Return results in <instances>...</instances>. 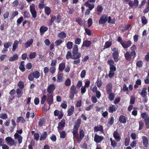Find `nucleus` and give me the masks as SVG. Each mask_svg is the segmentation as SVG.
Segmentation results:
<instances>
[{
	"label": "nucleus",
	"mask_w": 149,
	"mask_h": 149,
	"mask_svg": "<svg viewBox=\"0 0 149 149\" xmlns=\"http://www.w3.org/2000/svg\"><path fill=\"white\" fill-rule=\"evenodd\" d=\"M81 118H78L74 126L72 133L73 134V138L77 139L79 143H80L81 140L84 136V131L83 129H80L79 130V136H78V130L80 126L81 123Z\"/></svg>",
	"instance_id": "obj_1"
},
{
	"label": "nucleus",
	"mask_w": 149,
	"mask_h": 149,
	"mask_svg": "<svg viewBox=\"0 0 149 149\" xmlns=\"http://www.w3.org/2000/svg\"><path fill=\"white\" fill-rule=\"evenodd\" d=\"M117 41L120 43L124 49L130 47L132 44V42L130 40L123 41L122 38L120 36L118 37Z\"/></svg>",
	"instance_id": "obj_2"
},
{
	"label": "nucleus",
	"mask_w": 149,
	"mask_h": 149,
	"mask_svg": "<svg viewBox=\"0 0 149 149\" xmlns=\"http://www.w3.org/2000/svg\"><path fill=\"white\" fill-rule=\"evenodd\" d=\"M78 46L76 45H74L72 49V59H80L81 56V53L78 52Z\"/></svg>",
	"instance_id": "obj_3"
},
{
	"label": "nucleus",
	"mask_w": 149,
	"mask_h": 149,
	"mask_svg": "<svg viewBox=\"0 0 149 149\" xmlns=\"http://www.w3.org/2000/svg\"><path fill=\"white\" fill-rule=\"evenodd\" d=\"M40 75V73L38 71H35L29 74L28 76V79L30 81H32L34 80V78L36 79L38 78Z\"/></svg>",
	"instance_id": "obj_4"
},
{
	"label": "nucleus",
	"mask_w": 149,
	"mask_h": 149,
	"mask_svg": "<svg viewBox=\"0 0 149 149\" xmlns=\"http://www.w3.org/2000/svg\"><path fill=\"white\" fill-rule=\"evenodd\" d=\"M141 117L144 119L146 127L147 129L149 128V117L148 114L146 113H143L141 114Z\"/></svg>",
	"instance_id": "obj_5"
},
{
	"label": "nucleus",
	"mask_w": 149,
	"mask_h": 149,
	"mask_svg": "<svg viewBox=\"0 0 149 149\" xmlns=\"http://www.w3.org/2000/svg\"><path fill=\"white\" fill-rule=\"evenodd\" d=\"M78 91L76 87L74 85H72L70 87V91L69 97L71 100H72L74 97L75 94H77Z\"/></svg>",
	"instance_id": "obj_6"
},
{
	"label": "nucleus",
	"mask_w": 149,
	"mask_h": 149,
	"mask_svg": "<svg viewBox=\"0 0 149 149\" xmlns=\"http://www.w3.org/2000/svg\"><path fill=\"white\" fill-rule=\"evenodd\" d=\"M112 50L113 52L112 56L114 61L116 62H118L119 60L118 58L119 53L118 50L115 47L113 48Z\"/></svg>",
	"instance_id": "obj_7"
},
{
	"label": "nucleus",
	"mask_w": 149,
	"mask_h": 149,
	"mask_svg": "<svg viewBox=\"0 0 149 149\" xmlns=\"http://www.w3.org/2000/svg\"><path fill=\"white\" fill-rule=\"evenodd\" d=\"M35 5L33 3H32L29 6L30 13L33 18L34 19L36 18L37 16V12L35 9Z\"/></svg>",
	"instance_id": "obj_8"
},
{
	"label": "nucleus",
	"mask_w": 149,
	"mask_h": 149,
	"mask_svg": "<svg viewBox=\"0 0 149 149\" xmlns=\"http://www.w3.org/2000/svg\"><path fill=\"white\" fill-rule=\"evenodd\" d=\"M107 63L109 65L110 70H112L114 72L116 71V68L114 65V62L112 59L108 60L107 61Z\"/></svg>",
	"instance_id": "obj_9"
},
{
	"label": "nucleus",
	"mask_w": 149,
	"mask_h": 149,
	"mask_svg": "<svg viewBox=\"0 0 149 149\" xmlns=\"http://www.w3.org/2000/svg\"><path fill=\"white\" fill-rule=\"evenodd\" d=\"M47 102L49 105V107L48 109H49L51 105L53 102V95L52 94L48 93L47 95Z\"/></svg>",
	"instance_id": "obj_10"
},
{
	"label": "nucleus",
	"mask_w": 149,
	"mask_h": 149,
	"mask_svg": "<svg viewBox=\"0 0 149 149\" xmlns=\"http://www.w3.org/2000/svg\"><path fill=\"white\" fill-rule=\"evenodd\" d=\"M108 16L107 15H103L100 17V19L99 20V24H105L107 21Z\"/></svg>",
	"instance_id": "obj_11"
},
{
	"label": "nucleus",
	"mask_w": 149,
	"mask_h": 149,
	"mask_svg": "<svg viewBox=\"0 0 149 149\" xmlns=\"http://www.w3.org/2000/svg\"><path fill=\"white\" fill-rule=\"evenodd\" d=\"M65 120L63 119H62L60 122H59L57 127V130H61L64 129V127H65Z\"/></svg>",
	"instance_id": "obj_12"
},
{
	"label": "nucleus",
	"mask_w": 149,
	"mask_h": 149,
	"mask_svg": "<svg viewBox=\"0 0 149 149\" xmlns=\"http://www.w3.org/2000/svg\"><path fill=\"white\" fill-rule=\"evenodd\" d=\"M5 141L7 144L10 146L14 145L15 144V141L10 137H6L5 139Z\"/></svg>",
	"instance_id": "obj_13"
},
{
	"label": "nucleus",
	"mask_w": 149,
	"mask_h": 149,
	"mask_svg": "<svg viewBox=\"0 0 149 149\" xmlns=\"http://www.w3.org/2000/svg\"><path fill=\"white\" fill-rule=\"evenodd\" d=\"M104 137L99 136L97 134H95L94 137V141L97 143H100L104 139Z\"/></svg>",
	"instance_id": "obj_14"
},
{
	"label": "nucleus",
	"mask_w": 149,
	"mask_h": 149,
	"mask_svg": "<svg viewBox=\"0 0 149 149\" xmlns=\"http://www.w3.org/2000/svg\"><path fill=\"white\" fill-rule=\"evenodd\" d=\"M55 88V85L54 84L49 85L47 88V91L48 93L52 94L54 91Z\"/></svg>",
	"instance_id": "obj_15"
},
{
	"label": "nucleus",
	"mask_w": 149,
	"mask_h": 149,
	"mask_svg": "<svg viewBox=\"0 0 149 149\" xmlns=\"http://www.w3.org/2000/svg\"><path fill=\"white\" fill-rule=\"evenodd\" d=\"M63 113L62 111H60L58 110H55L54 112V115L55 116H58L59 120L61 119L63 116Z\"/></svg>",
	"instance_id": "obj_16"
},
{
	"label": "nucleus",
	"mask_w": 149,
	"mask_h": 149,
	"mask_svg": "<svg viewBox=\"0 0 149 149\" xmlns=\"http://www.w3.org/2000/svg\"><path fill=\"white\" fill-rule=\"evenodd\" d=\"M16 92V91L14 89L11 90L9 94L10 95L9 96L8 98L9 102H11L13 100L15 97L14 95L15 94Z\"/></svg>",
	"instance_id": "obj_17"
},
{
	"label": "nucleus",
	"mask_w": 149,
	"mask_h": 149,
	"mask_svg": "<svg viewBox=\"0 0 149 149\" xmlns=\"http://www.w3.org/2000/svg\"><path fill=\"white\" fill-rule=\"evenodd\" d=\"M118 107V106L117 105H111L108 108L109 112L113 113L117 110Z\"/></svg>",
	"instance_id": "obj_18"
},
{
	"label": "nucleus",
	"mask_w": 149,
	"mask_h": 149,
	"mask_svg": "<svg viewBox=\"0 0 149 149\" xmlns=\"http://www.w3.org/2000/svg\"><path fill=\"white\" fill-rule=\"evenodd\" d=\"M143 145L144 147L147 148L149 145V140L148 138L145 136L142 137Z\"/></svg>",
	"instance_id": "obj_19"
},
{
	"label": "nucleus",
	"mask_w": 149,
	"mask_h": 149,
	"mask_svg": "<svg viewBox=\"0 0 149 149\" xmlns=\"http://www.w3.org/2000/svg\"><path fill=\"white\" fill-rule=\"evenodd\" d=\"M133 56V55L130 53L129 51H126L124 54V56L126 61H130L132 59V56Z\"/></svg>",
	"instance_id": "obj_20"
},
{
	"label": "nucleus",
	"mask_w": 149,
	"mask_h": 149,
	"mask_svg": "<svg viewBox=\"0 0 149 149\" xmlns=\"http://www.w3.org/2000/svg\"><path fill=\"white\" fill-rule=\"evenodd\" d=\"M131 52H130L131 54L133 55L134 58H135L136 56V54L135 50L136 49V46L135 45H132L130 48Z\"/></svg>",
	"instance_id": "obj_21"
},
{
	"label": "nucleus",
	"mask_w": 149,
	"mask_h": 149,
	"mask_svg": "<svg viewBox=\"0 0 149 149\" xmlns=\"http://www.w3.org/2000/svg\"><path fill=\"white\" fill-rule=\"evenodd\" d=\"M91 44V42L90 41L88 40H84L83 41L81 47H85L86 48H88L90 47Z\"/></svg>",
	"instance_id": "obj_22"
},
{
	"label": "nucleus",
	"mask_w": 149,
	"mask_h": 149,
	"mask_svg": "<svg viewBox=\"0 0 149 149\" xmlns=\"http://www.w3.org/2000/svg\"><path fill=\"white\" fill-rule=\"evenodd\" d=\"M48 29L47 27L44 26H41L40 29V32L41 36H42L45 32L47 31Z\"/></svg>",
	"instance_id": "obj_23"
},
{
	"label": "nucleus",
	"mask_w": 149,
	"mask_h": 149,
	"mask_svg": "<svg viewBox=\"0 0 149 149\" xmlns=\"http://www.w3.org/2000/svg\"><path fill=\"white\" fill-rule=\"evenodd\" d=\"M113 136L118 142L120 141L121 137L118 132L115 131L113 133Z\"/></svg>",
	"instance_id": "obj_24"
},
{
	"label": "nucleus",
	"mask_w": 149,
	"mask_h": 149,
	"mask_svg": "<svg viewBox=\"0 0 149 149\" xmlns=\"http://www.w3.org/2000/svg\"><path fill=\"white\" fill-rule=\"evenodd\" d=\"M33 39L31 38L28 40L24 44V46L26 48H27L30 47L33 42Z\"/></svg>",
	"instance_id": "obj_25"
},
{
	"label": "nucleus",
	"mask_w": 149,
	"mask_h": 149,
	"mask_svg": "<svg viewBox=\"0 0 149 149\" xmlns=\"http://www.w3.org/2000/svg\"><path fill=\"white\" fill-rule=\"evenodd\" d=\"M127 118L123 115H120L119 117V121L120 123L125 124L126 123Z\"/></svg>",
	"instance_id": "obj_26"
},
{
	"label": "nucleus",
	"mask_w": 149,
	"mask_h": 149,
	"mask_svg": "<svg viewBox=\"0 0 149 149\" xmlns=\"http://www.w3.org/2000/svg\"><path fill=\"white\" fill-rule=\"evenodd\" d=\"M112 85L111 83H108L106 86V89L107 93L109 94L112 91Z\"/></svg>",
	"instance_id": "obj_27"
},
{
	"label": "nucleus",
	"mask_w": 149,
	"mask_h": 149,
	"mask_svg": "<svg viewBox=\"0 0 149 149\" xmlns=\"http://www.w3.org/2000/svg\"><path fill=\"white\" fill-rule=\"evenodd\" d=\"M147 88H142V91L140 93L141 95L143 98H146L147 97V92L146 91Z\"/></svg>",
	"instance_id": "obj_28"
},
{
	"label": "nucleus",
	"mask_w": 149,
	"mask_h": 149,
	"mask_svg": "<svg viewBox=\"0 0 149 149\" xmlns=\"http://www.w3.org/2000/svg\"><path fill=\"white\" fill-rule=\"evenodd\" d=\"M84 5L86 7L88 8L90 10H91L95 7V5L93 3L90 4L88 2H86L85 3Z\"/></svg>",
	"instance_id": "obj_29"
},
{
	"label": "nucleus",
	"mask_w": 149,
	"mask_h": 149,
	"mask_svg": "<svg viewBox=\"0 0 149 149\" xmlns=\"http://www.w3.org/2000/svg\"><path fill=\"white\" fill-rule=\"evenodd\" d=\"M74 111V107L73 106H71L67 111V116H71L73 114Z\"/></svg>",
	"instance_id": "obj_30"
},
{
	"label": "nucleus",
	"mask_w": 149,
	"mask_h": 149,
	"mask_svg": "<svg viewBox=\"0 0 149 149\" xmlns=\"http://www.w3.org/2000/svg\"><path fill=\"white\" fill-rule=\"evenodd\" d=\"M47 132L46 131L44 132L41 134L40 140L41 141L45 140L47 137Z\"/></svg>",
	"instance_id": "obj_31"
},
{
	"label": "nucleus",
	"mask_w": 149,
	"mask_h": 149,
	"mask_svg": "<svg viewBox=\"0 0 149 149\" xmlns=\"http://www.w3.org/2000/svg\"><path fill=\"white\" fill-rule=\"evenodd\" d=\"M66 34L64 31H61L58 33L57 35L58 37L61 39H64L66 37Z\"/></svg>",
	"instance_id": "obj_32"
},
{
	"label": "nucleus",
	"mask_w": 149,
	"mask_h": 149,
	"mask_svg": "<svg viewBox=\"0 0 149 149\" xmlns=\"http://www.w3.org/2000/svg\"><path fill=\"white\" fill-rule=\"evenodd\" d=\"M46 122V119L44 118H41L38 123V125L39 127H41L43 124H44Z\"/></svg>",
	"instance_id": "obj_33"
},
{
	"label": "nucleus",
	"mask_w": 149,
	"mask_h": 149,
	"mask_svg": "<svg viewBox=\"0 0 149 149\" xmlns=\"http://www.w3.org/2000/svg\"><path fill=\"white\" fill-rule=\"evenodd\" d=\"M65 68V63H60L58 66V70H59L62 72L64 70Z\"/></svg>",
	"instance_id": "obj_34"
},
{
	"label": "nucleus",
	"mask_w": 149,
	"mask_h": 149,
	"mask_svg": "<svg viewBox=\"0 0 149 149\" xmlns=\"http://www.w3.org/2000/svg\"><path fill=\"white\" fill-rule=\"evenodd\" d=\"M96 9L97 12V15H100L103 10L102 7L101 5H98L97 6Z\"/></svg>",
	"instance_id": "obj_35"
},
{
	"label": "nucleus",
	"mask_w": 149,
	"mask_h": 149,
	"mask_svg": "<svg viewBox=\"0 0 149 149\" xmlns=\"http://www.w3.org/2000/svg\"><path fill=\"white\" fill-rule=\"evenodd\" d=\"M61 130L58 131V132L60 133V137L61 138L64 139L65 138L67 135V134L66 133L65 131L64 130H63L61 132Z\"/></svg>",
	"instance_id": "obj_36"
},
{
	"label": "nucleus",
	"mask_w": 149,
	"mask_h": 149,
	"mask_svg": "<svg viewBox=\"0 0 149 149\" xmlns=\"http://www.w3.org/2000/svg\"><path fill=\"white\" fill-rule=\"evenodd\" d=\"M18 58V56L17 54H14L13 56H11L9 59V61H13L17 60Z\"/></svg>",
	"instance_id": "obj_37"
},
{
	"label": "nucleus",
	"mask_w": 149,
	"mask_h": 149,
	"mask_svg": "<svg viewBox=\"0 0 149 149\" xmlns=\"http://www.w3.org/2000/svg\"><path fill=\"white\" fill-rule=\"evenodd\" d=\"M23 89H21V88H18L16 89V91L17 94L18 95L17 97H21L23 93L22 90Z\"/></svg>",
	"instance_id": "obj_38"
},
{
	"label": "nucleus",
	"mask_w": 149,
	"mask_h": 149,
	"mask_svg": "<svg viewBox=\"0 0 149 149\" xmlns=\"http://www.w3.org/2000/svg\"><path fill=\"white\" fill-rule=\"evenodd\" d=\"M18 41L17 40H15L14 41L13 46V51L14 52L15 50L18 47Z\"/></svg>",
	"instance_id": "obj_39"
},
{
	"label": "nucleus",
	"mask_w": 149,
	"mask_h": 149,
	"mask_svg": "<svg viewBox=\"0 0 149 149\" xmlns=\"http://www.w3.org/2000/svg\"><path fill=\"white\" fill-rule=\"evenodd\" d=\"M24 61H22L21 62L20 66L19 67V69L22 72H24L25 70L24 65Z\"/></svg>",
	"instance_id": "obj_40"
},
{
	"label": "nucleus",
	"mask_w": 149,
	"mask_h": 149,
	"mask_svg": "<svg viewBox=\"0 0 149 149\" xmlns=\"http://www.w3.org/2000/svg\"><path fill=\"white\" fill-rule=\"evenodd\" d=\"M25 122V120L24 119V118L22 116H19L18 117L16 123H23Z\"/></svg>",
	"instance_id": "obj_41"
},
{
	"label": "nucleus",
	"mask_w": 149,
	"mask_h": 149,
	"mask_svg": "<svg viewBox=\"0 0 149 149\" xmlns=\"http://www.w3.org/2000/svg\"><path fill=\"white\" fill-rule=\"evenodd\" d=\"M63 74L62 73H60L58 74L57 78V82H60L63 81Z\"/></svg>",
	"instance_id": "obj_42"
},
{
	"label": "nucleus",
	"mask_w": 149,
	"mask_h": 149,
	"mask_svg": "<svg viewBox=\"0 0 149 149\" xmlns=\"http://www.w3.org/2000/svg\"><path fill=\"white\" fill-rule=\"evenodd\" d=\"M45 12L47 15H49L50 14L51 10L49 7L45 6Z\"/></svg>",
	"instance_id": "obj_43"
},
{
	"label": "nucleus",
	"mask_w": 149,
	"mask_h": 149,
	"mask_svg": "<svg viewBox=\"0 0 149 149\" xmlns=\"http://www.w3.org/2000/svg\"><path fill=\"white\" fill-rule=\"evenodd\" d=\"M132 28V26H131L130 24H128L125 27V29H122V30H120L121 31L123 32H124L125 31L128 30H131Z\"/></svg>",
	"instance_id": "obj_44"
},
{
	"label": "nucleus",
	"mask_w": 149,
	"mask_h": 149,
	"mask_svg": "<svg viewBox=\"0 0 149 149\" xmlns=\"http://www.w3.org/2000/svg\"><path fill=\"white\" fill-rule=\"evenodd\" d=\"M94 130L96 132L98 131H102L103 130V127L101 125H100L99 126H95L94 128Z\"/></svg>",
	"instance_id": "obj_45"
},
{
	"label": "nucleus",
	"mask_w": 149,
	"mask_h": 149,
	"mask_svg": "<svg viewBox=\"0 0 149 149\" xmlns=\"http://www.w3.org/2000/svg\"><path fill=\"white\" fill-rule=\"evenodd\" d=\"M75 21L80 26H82L83 25V20L80 17L76 18Z\"/></svg>",
	"instance_id": "obj_46"
},
{
	"label": "nucleus",
	"mask_w": 149,
	"mask_h": 149,
	"mask_svg": "<svg viewBox=\"0 0 149 149\" xmlns=\"http://www.w3.org/2000/svg\"><path fill=\"white\" fill-rule=\"evenodd\" d=\"M67 48L68 49H71L72 47L73 44L72 42L69 41L66 44Z\"/></svg>",
	"instance_id": "obj_47"
},
{
	"label": "nucleus",
	"mask_w": 149,
	"mask_h": 149,
	"mask_svg": "<svg viewBox=\"0 0 149 149\" xmlns=\"http://www.w3.org/2000/svg\"><path fill=\"white\" fill-rule=\"evenodd\" d=\"M108 94H109L108 97L109 99L111 101L113 100L115 97V94L111 92Z\"/></svg>",
	"instance_id": "obj_48"
},
{
	"label": "nucleus",
	"mask_w": 149,
	"mask_h": 149,
	"mask_svg": "<svg viewBox=\"0 0 149 149\" xmlns=\"http://www.w3.org/2000/svg\"><path fill=\"white\" fill-rule=\"evenodd\" d=\"M108 23H111V24H114L116 22V19L115 18H113L111 20V18L110 16L108 17Z\"/></svg>",
	"instance_id": "obj_49"
},
{
	"label": "nucleus",
	"mask_w": 149,
	"mask_h": 149,
	"mask_svg": "<svg viewBox=\"0 0 149 149\" xmlns=\"http://www.w3.org/2000/svg\"><path fill=\"white\" fill-rule=\"evenodd\" d=\"M17 86L19 87V88L23 89L24 87V84L22 81L20 80L18 83Z\"/></svg>",
	"instance_id": "obj_50"
},
{
	"label": "nucleus",
	"mask_w": 149,
	"mask_h": 149,
	"mask_svg": "<svg viewBox=\"0 0 149 149\" xmlns=\"http://www.w3.org/2000/svg\"><path fill=\"white\" fill-rule=\"evenodd\" d=\"M114 121V118L113 116H112L109 118L108 122V124L110 126H111L113 124Z\"/></svg>",
	"instance_id": "obj_51"
},
{
	"label": "nucleus",
	"mask_w": 149,
	"mask_h": 149,
	"mask_svg": "<svg viewBox=\"0 0 149 149\" xmlns=\"http://www.w3.org/2000/svg\"><path fill=\"white\" fill-rule=\"evenodd\" d=\"M56 19V16L55 15H52L51 17V19L49 23V26L52 24L53 22Z\"/></svg>",
	"instance_id": "obj_52"
},
{
	"label": "nucleus",
	"mask_w": 149,
	"mask_h": 149,
	"mask_svg": "<svg viewBox=\"0 0 149 149\" xmlns=\"http://www.w3.org/2000/svg\"><path fill=\"white\" fill-rule=\"evenodd\" d=\"M72 54L71 52L68 51L66 55V58L68 60L71 58L72 59Z\"/></svg>",
	"instance_id": "obj_53"
},
{
	"label": "nucleus",
	"mask_w": 149,
	"mask_h": 149,
	"mask_svg": "<svg viewBox=\"0 0 149 149\" xmlns=\"http://www.w3.org/2000/svg\"><path fill=\"white\" fill-rule=\"evenodd\" d=\"M139 130H141L143 129L144 124L143 122L141 120L139 121Z\"/></svg>",
	"instance_id": "obj_54"
},
{
	"label": "nucleus",
	"mask_w": 149,
	"mask_h": 149,
	"mask_svg": "<svg viewBox=\"0 0 149 149\" xmlns=\"http://www.w3.org/2000/svg\"><path fill=\"white\" fill-rule=\"evenodd\" d=\"M56 67L55 66H51L49 69V71L52 74H54L56 70Z\"/></svg>",
	"instance_id": "obj_55"
},
{
	"label": "nucleus",
	"mask_w": 149,
	"mask_h": 149,
	"mask_svg": "<svg viewBox=\"0 0 149 149\" xmlns=\"http://www.w3.org/2000/svg\"><path fill=\"white\" fill-rule=\"evenodd\" d=\"M47 100V96L46 95H44L41 97V104H44L46 101Z\"/></svg>",
	"instance_id": "obj_56"
},
{
	"label": "nucleus",
	"mask_w": 149,
	"mask_h": 149,
	"mask_svg": "<svg viewBox=\"0 0 149 149\" xmlns=\"http://www.w3.org/2000/svg\"><path fill=\"white\" fill-rule=\"evenodd\" d=\"M12 43L10 42H7L4 43L3 46L4 48H8L10 46H11Z\"/></svg>",
	"instance_id": "obj_57"
},
{
	"label": "nucleus",
	"mask_w": 149,
	"mask_h": 149,
	"mask_svg": "<svg viewBox=\"0 0 149 149\" xmlns=\"http://www.w3.org/2000/svg\"><path fill=\"white\" fill-rule=\"evenodd\" d=\"M143 65V62L142 61H138L136 62V65L137 67L139 68L142 67Z\"/></svg>",
	"instance_id": "obj_58"
},
{
	"label": "nucleus",
	"mask_w": 149,
	"mask_h": 149,
	"mask_svg": "<svg viewBox=\"0 0 149 149\" xmlns=\"http://www.w3.org/2000/svg\"><path fill=\"white\" fill-rule=\"evenodd\" d=\"M142 23L146 25L147 23V20L146 17L143 16L141 17Z\"/></svg>",
	"instance_id": "obj_59"
},
{
	"label": "nucleus",
	"mask_w": 149,
	"mask_h": 149,
	"mask_svg": "<svg viewBox=\"0 0 149 149\" xmlns=\"http://www.w3.org/2000/svg\"><path fill=\"white\" fill-rule=\"evenodd\" d=\"M112 44L111 42L108 41L105 42L104 47L105 48H107L109 47Z\"/></svg>",
	"instance_id": "obj_60"
},
{
	"label": "nucleus",
	"mask_w": 149,
	"mask_h": 149,
	"mask_svg": "<svg viewBox=\"0 0 149 149\" xmlns=\"http://www.w3.org/2000/svg\"><path fill=\"white\" fill-rule=\"evenodd\" d=\"M8 118V116L6 113H1L0 115V118L3 119H6Z\"/></svg>",
	"instance_id": "obj_61"
},
{
	"label": "nucleus",
	"mask_w": 149,
	"mask_h": 149,
	"mask_svg": "<svg viewBox=\"0 0 149 149\" xmlns=\"http://www.w3.org/2000/svg\"><path fill=\"white\" fill-rule=\"evenodd\" d=\"M18 14V12L17 11H15L13 12L11 15L10 19H12L15 17Z\"/></svg>",
	"instance_id": "obj_62"
},
{
	"label": "nucleus",
	"mask_w": 149,
	"mask_h": 149,
	"mask_svg": "<svg viewBox=\"0 0 149 149\" xmlns=\"http://www.w3.org/2000/svg\"><path fill=\"white\" fill-rule=\"evenodd\" d=\"M87 23L88 24V27H90L93 24V20L91 18H89L88 20Z\"/></svg>",
	"instance_id": "obj_63"
},
{
	"label": "nucleus",
	"mask_w": 149,
	"mask_h": 149,
	"mask_svg": "<svg viewBox=\"0 0 149 149\" xmlns=\"http://www.w3.org/2000/svg\"><path fill=\"white\" fill-rule=\"evenodd\" d=\"M71 83V81L69 78H68L65 80V85L67 86H70Z\"/></svg>",
	"instance_id": "obj_64"
}]
</instances>
